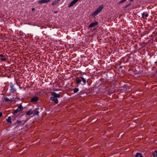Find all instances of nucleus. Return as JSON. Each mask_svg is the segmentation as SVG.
Returning a JSON list of instances; mask_svg holds the SVG:
<instances>
[{"mask_svg":"<svg viewBox=\"0 0 157 157\" xmlns=\"http://www.w3.org/2000/svg\"><path fill=\"white\" fill-rule=\"evenodd\" d=\"M78 1L77 0H73L70 3L68 6L69 7H70L74 5Z\"/></svg>","mask_w":157,"mask_h":157,"instance_id":"obj_8","label":"nucleus"},{"mask_svg":"<svg viewBox=\"0 0 157 157\" xmlns=\"http://www.w3.org/2000/svg\"><path fill=\"white\" fill-rule=\"evenodd\" d=\"M22 110L23 108L22 107V105H21L18 107V108L14 111V112L13 113H16L18 112L22 111Z\"/></svg>","mask_w":157,"mask_h":157,"instance_id":"obj_4","label":"nucleus"},{"mask_svg":"<svg viewBox=\"0 0 157 157\" xmlns=\"http://www.w3.org/2000/svg\"><path fill=\"white\" fill-rule=\"evenodd\" d=\"M98 24V22H93L91 23L89 26V28H92L94 26H95L97 25Z\"/></svg>","mask_w":157,"mask_h":157,"instance_id":"obj_9","label":"nucleus"},{"mask_svg":"<svg viewBox=\"0 0 157 157\" xmlns=\"http://www.w3.org/2000/svg\"><path fill=\"white\" fill-rule=\"evenodd\" d=\"M76 81L78 84H81L83 85H85L86 82V80L83 77L77 78Z\"/></svg>","mask_w":157,"mask_h":157,"instance_id":"obj_1","label":"nucleus"},{"mask_svg":"<svg viewBox=\"0 0 157 157\" xmlns=\"http://www.w3.org/2000/svg\"><path fill=\"white\" fill-rule=\"evenodd\" d=\"M10 93H13L16 91V89L15 88L12 82H11L10 83Z\"/></svg>","mask_w":157,"mask_h":157,"instance_id":"obj_3","label":"nucleus"},{"mask_svg":"<svg viewBox=\"0 0 157 157\" xmlns=\"http://www.w3.org/2000/svg\"><path fill=\"white\" fill-rule=\"evenodd\" d=\"M153 155L154 157H157V151L155 150L152 154Z\"/></svg>","mask_w":157,"mask_h":157,"instance_id":"obj_17","label":"nucleus"},{"mask_svg":"<svg viewBox=\"0 0 157 157\" xmlns=\"http://www.w3.org/2000/svg\"><path fill=\"white\" fill-rule=\"evenodd\" d=\"M103 7L104 6L103 5H100L92 14V15L94 17L97 15L103 9Z\"/></svg>","mask_w":157,"mask_h":157,"instance_id":"obj_2","label":"nucleus"},{"mask_svg":"<svg viewBox=\"0 0 157 157\" xmlns=\"http://www.w3.org/2000/svg\"><path fill=\"white\" fill-rule=\"evenodd\" d=\"M50 1V0H40L38 2V3L40 4L48 3Z\"/></svg>","mask_w":157,"mask_h":157,"instance_id":"obj_7","label":"nucleus"},{"mask_svg":"<svg viewBox=\"0 0 157 157\" xmlns=\"http://www.w3.org/2000/svg\"><path fill=\"white\" fill-rule=\"evenodd\" d=\"M130 1L131 2V1H133V0H130Z\"/></svg>","mask_w":157,"mask_h":157,"instance_id":"obj_29","label":"nucleus"},{"mask_svg":"<svg viewBox=\"0 0 157 157\" xmlns=\"http://www.w3.org/2000/svg\"><path fill=\"white\" fill-rule=\"evenodd\" d=\"M60 0H54L52 4V5H54L56 4L59 3V2L60 1Z\"/></svg>","mask_w":157,"mask_h":157,"instance_id":"obj_13","label":"nucleus"},{"mask_svg":"<svg viewBox=\"0 0 157 157\" xmlns=\"http://www.w3.org/2000/svg\"><path fill=\"white\" fill-rule=\"evenodd\" d=\"M52 97H55L56 98H59L60 97V94H57L55 92H53L52 93Z\"/></svg>","mask_w":157,"mask_h":157,"instance_id":"obj_11","label":"nucleus"},{"mask_svg":"<svg viewBox=\"0 0 157 157\" xmlns=\"http://www.w3.org/2000/svg\"><path fill=\"white\" fill-rule=\"evenodd\" d=\"M126 0H121L119 2V3H122L123 2H124Z\"/></svg>","mask_w":157,"mask_h":157,"instance_id":"obj_24","label":"nucleus"},{"mask_svg":"<svg viewBox=\"0 0 157 157\" xmlns=\"http://www.w3.org/2000/svg\"><path fill=\"white\" fill-rule=\"evenodd\" d=\"M22 110L23 108L22 107V105H21L18 107V108L14 111V112L13 113H16L18 112L22 111Z\"/></svg>","mask_w":157,"mask_h":157,"instance_id":"obj_5","label":"nucleus"},{"mask_svg":"<svg viewBox=\"0 0 157 157\" xmlns=\"http://www.w3.org/2000/svg\"><path fill=\"white\" fill-rule=\"evenodd\" d=\"M2 115V112H0V117H1Z\"/></svg>","mask_w":157,"mask_h":157,"instance_id":"obj_25","label":"nucleus"},{"mask_svg":"<svg viewBox=\"0 0 157 157\" xmlns=\"http://www.w3.org/2000/svg\"><path fill=\"white\" fill-rule=\"evenodd\" d=\"M37 109H36V110H35V113H34V114L35 115H36L38 116L39 115V112L38 111Z\"/></svg>","mask_w":157,"mask_h":157,"instance_id":"obj_19","label":"nucleus"},{"mask_svg":"<svg viewBox=\"0 0 157 157\" xmlns=\"http://www.w3.org/2000/svg\"><path fill=\"white\" fill-rule=\"evenodd\" d=\"M145 13L144 12L142 14V18H144V17H148V14H145Z\"/></svg>","mask_w":157,"mask_h":157,"instance_id":"obj_14","label":"nucleus"},{"mask_svg":"<svg viewBox=\"0 0 157 157\" xmlns=\"http://www.w3.org/2000/svg\"><path fill=\"white\" fill-rule=\"evenodd\" d=\"M6 121L10 123H11V118L10 117H9L7 118L6 119Z\"/></svg>","mask_w":157,"mask_h":157,"instance_id":"obj_16","label":"nucleus"},{"mask_svg":"<svg viewBox=\"0 0 157 157\" xmlns=\"http://www.w3.org/2000/svg\"><path fill=\"white\" fill-rule=\"evenodd\" d=\"M22 110L23 108L22 107V105H21L18 107V108L14 111V112L13 113H16L18 112L22 111Z\"/></svg>","mask_w":157,"mask_h":157,"instance_id":"obj_6","label":"nucleus"},{"mask_svg":"<svg viewBox=\"0 0 157 157\" xmlns=\"http://www.w3.org/2000/svg\"><path fill=\"white\" fill-rule=\"evenodd\" d=\"M131 5V3H129L124 8H126L128 7L129 6H130Z\"/></svg>","mask_w":157,"mask_h":157,"instance_id":"obj_23","label":"nucleus"},{"mask_svg":"<svg viewBox=\"0 0 157 157\" xmlns=\"http://www.w3.org/2000/svg\"><path fill=\"white\" fill-rule=\"evenodd\" d=\"M38 100V98L37 96H35L32 98L31 101L32 102H36Z\"/></svg>","mask_w":157,"mask_h":157,"instance_id":"obj_12","label":"nucleus"},{"mask_svg":"<svg viewBox=\"0 0 157 157\" xmlns=\"http://www.w3.org/2000/svg\"><path fill=\"white\" fill-rule=\"evenodd\" d=\"M57 11H55V12H54V13H57Z\"/></svg>","mask_w":157,"mask_h":157,"instance_id":"obj_27","label":"nucleus"},{"mask_svg":"<svg viewBox=\"0 0 157 157\" xmlns=\"http://www.w3.org/2000/svg\"><path fill=\"white\" fill-rule=\"evenodd\" d=\"M135 157H143L141 154L138 153H137L135 155Z\"/></svg>","mask_w":157,"mask_h":157,"instance_id":"obj_18","label":"nucleus"},{"mask_svg":"<svg viewBox=\"0 0 157 157\" xmlns=\"http://www.w3.org/2000/svg\"><path fill=\"white\" fill-rule=\"evenodd\" d=\"M33 112L32 111L31 109H30L29 111L27 112L26 113V114L27 115H30L33 114Z\"/></svg>","mask_w":157,"mask_h":157,"instance_id":"obj_15","label":"nucleus"},{"mask_svg":"<svg viewBox=\"0 0 157 157\" xmlns=\"http://www.w3.org/2000/svg\"><path fill=\"white\" fill-rule=\"evenodd\" d=\"M50 100L54 101L55 102L56 104L58 103V99H57V98H56L55 97H54L52 96L51 97H50Z\"/></svg>","mask_w":157,"mask_h":157,"instance_id":"obj_10","label":"nucleus"},{"mask_svg":"<svg viewBox=\"0 0 157 157\" xmlns=\"http://www.w3.org/2000/svg\"><path fill=\"white\" fill-rule=\"evenodd\" d=\"M79 89L78 88H75L74 89V92L75 93H76L79 91Z\"/></svg>","mask_w":157,"mask_h":157,"instance_id":"obj_22","label":"nucleus"},{"mask_svg":"<svg viewBox=\"0 0 157 157\" xmlns=\"http://www.w3.org/2000/svg\"><path fill=\"white\" fill-rule=\"evenodd\" d=\"M78 1H80V0H77Z\"/></svg>","mask_w":157,"mask_h":157,"instance_id":"obj_30","label":"nucleus"},{"mask_svg":"<svg viewBox=\"0 0 157 157\" xmlns=\"http://www.w3.org/2000/svg\"><path fill=\"white\" fill-rule=\"evenodd\" d=\"M0 59L2 61H5L6 60V59L3 55V57H1L0 58Z\"/></svg>","mask_w":157,"mask_h":157,"instance_id":"obj_20","label":"nucleus"},{"mask_svg":"<svg viewBox=\"0 0 157 157\" xmlns=\"http://www.w3.org/2000/svg\"><path fill=\"white\" fill-rule=\"evenodd\" d=\"M32 10L33 11H34L35 10V9L34 8H33L32 9Z\"/></svg>","mask_w":157,"mask_h":157,"instance_id":"obj_26","label":"nucleus"},{"mask_svg":"<svg viewBox=\"0 0 157 157\" xmlns=\"http://www.w3.org/2000/svg\"><path fill=\"white\" fill-rule=\"evenodd\" d=\"M4 100L6 101H12V100H10L7 97H6V98H5Z\"/></svg>","mask_w":157,"mask_h":157,"instance_id":"obj_21","label":"nucleus"},{"mask_svg":"<svg viewBox=\"0 0 157 157\" xmlns=\"http://www.w3.org/2000/svg\"><path fill=\"white\" fill-rule=\"evenodd\" d=\"M20 122H21V121H17V123H20Z\"/></svg>","mask_w":157,"mask_h":157,"instance_id":"obj_28","label":"nucleus"}]
</instances>
